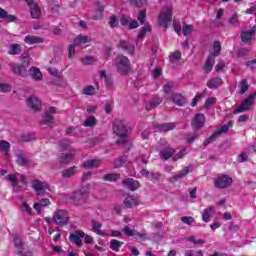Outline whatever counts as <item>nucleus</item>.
<instances>
[{
	"instance_id": "1",
	"label": "nucleus",
	"mask_w": 256,
	"mask_h": 256,
	"mask_svg": "<svg viewBox=\"0 0 256 256\" xmlns=\"http://www.w3.org/2000/svg\"><path fill=\"white\" fill-rule=\"evenodd\" d=\"M127 131H129V125L124 120H115L113 123V133L119 137L117 143H122L127 148V151L131 149V142L127 137Z\"/></svg>"
},
{
	"instance_id": "2",
	"label": "nucleus",
	"mask_w": 256,
	"mask_h": 256,
	"mask_svg": "<svg viewBox=\"0 0 256 256\" xmlns=\"http://www.w3.org/2000/svg\"><path fill=\"white\" fill-rule=\"evenodd\" d=\"M127 235V237H135V239H139L140 241H147L148 237L146 233H139L131 230L129 226H125L122 231L119 230H111L110 233H107L105 237H121V235Z\"/></svg>"
},
{
	"instance_id": "3",
	"label": "nucleus",
	"mask_w": 256,
	"mask_h": 256,
	"mask_svg": "<svg viewBox=\"0 0 256 256\" xmlns=\"http://www.w3.org/2000/svg\"><path fill=\"white\" fill-rule=\"evenodd\" d=\"M115 67L120 75H127L131 71V62L125 56H118L115 60Z\"/></svg>"
},
{
	"instance_id": "4",
	"label": "nucleus",
	"mask_w": 256,
	"mask_h": 256,
	"mask_svg": "<svg viewBox=\"0 0 256 256\" xmlns=\"http://www.w3.org/2000/svg\"><path fill=\"white\" fill-rule=\"evenodd\" d=\"M173 9L171 6H167L162 9L158 16V23L160 27H168L171 24Z\"/></svg>"
},
{
	"instance_id": "5",
	"label": "nucleus",
	"mask_w": 256,
	"mask_h": 256,
	"mask_svg": "<svg viewBox=\"0 0 256 256\" xmlns=\"http://www.w3.org/2000/svg\"><path fill=\"white\" fill-rule=\"evenodd\" d=\"M14 241V247H16L18 251L19 256H33V252L27 246H25V243H23V240H21V237L18 235L13 236Z\"/></svg>"
},
{
	"instance_id": "6",
	"label": "nucleus",
	"mask_w": 256,
	"mask_h": 256,
	"mask_svg": "<svg viewBox=\"0 0 256 256\" xmlns=\"http://www.w3.org/2000/svg\"><path fill=\"white\" fill-rule=\"evenodd\" d=\"M32 188L38 195H49V193H51V187L49 184L41 180H34L32 182Z\"/></svg>"
},
{
	"instance_id": "7",
	"label": "nucleus",
	"mask_w": 256,
	"mask_h": 256,
	"mask_svg": "<svg viewBox=\"0 0 256 256\" xmlns=\"http://www.w3.org/2000/svg\"><path fill=\"white\" fill-rule=\"evenodd\" d=\"M61 149L62 151H69V153H63L60 156V163H69V161L75 157V150L71 149V146L67 141L61 143Z\"/></svg>"
},
{
	"instance_id": "8",
	"label": "nucleus",
	"mask_w": 256,
	"mask_h": 256,
	"mask_svg": "<svg viewBox=\"0 0 256 256\" xmlns=\"http://www.w3.org/2000/svg\"><path fill=\"white\" fill-rule=\"evenodd\" d=\"M256 93L250 94L242 103L240 106H238L234 113L237 115L238 113H243L245 111H249L251 109V105L255 103Z\"/></svg>"
},
{
	"instance_id": "9",
	"label": "nucleus",
	"mask_w": 256,
	"mask_h": 256,
	"mask_svg": "<svg viewBox=\"0 0 256 256\" xmlns=\"http://www.w3.org/2000/svg\"><path fill=\"white\" fill-rule=\"evenodd\" d=\"M89 191V184L83 185L79 191L73 194V201H75V203H81V201H85V199H87V195H89Z\"/></svg>"
},
{
	"instance_id": "10",
	"label": "nucleus",
	"mask_w": 256,
	"mask_h": 256,
	"mask_svg": "<svg viewBox=\"0 0 256 256\" xmlns=\"http://www.w3.org/2000/svg\"><path fill=\"white\" fill-rule=\"evenodd\" d=\"M53 221L56 225H67L69 222V214L65 210H58L53 215Z\"/></svg>"
},
{
	"instance_id": "11",
	"label": "nucleus",
	"mask_w": 256,
	"mask_h": 256,
	"mask_svg": "<svg viewBox=\"0 0 256 256\" xmlns=\"http://www.w3.org/2000/svg\"><path fill=\"white\" fill-rule=\"evenodd\" d=\"M214 183L215 187H217L218 189H225L229 187L231 183H233V179H231V177H229L228 175L222 174L217 177Z\"/></svg>"
},
{
	"instance_id": "12",
	"label": "nucleus",
	"mask_w": 256,
	"mask_h": 256,
	"mask_svg": "<svg viewBox=\"0 0 256 256\" xmlns=\"http://www.w3.org/2000/svg\"><path fill=\"white\" fill-rule=\"evenodd\" d=\"M233 127V123L230 121L228 125H224L220 127L217 131H215L205 142L204 145H209V143H213L215 141L217 135H221L222 133H227L229 131V128Z\"/></svg>"
},
{
	"instance_id": "13",
	"label": "nucleus",
	"mask_w": 256,
	"mask_h": 256,
	"mask_svg": "<svg viewBox=\"0 0 256 256\" xmlns=\"http://www.w3.org/2000/svg\"><path fill=\"white\" fill-rule=\"evenodd\" d=\"M85 237V232L77 230L75 233L70 234L69 239L71 243H74L77 247H83V238Z\"/></svg>"
},
{
	"instance_id": "14",
	"label": "nucleus",
	"mask_w": 256,
	"mask_h": 256,
	"mask_svg": "<svg viewBox=\"0 0 256 256\" xmlns=\"http://www.w3.org/2000/svg\"><path fill=\"white\" fill-rule=\"evenodd\" d=\"M53 115H55V107H49L42 117V123L48 126L53 125V123H55V118H53Z\"/></svg>"
},
{
	"instance_id": "15",
	"label": "nucleus",
	"mask_w": 256,
	"mask_h": 256,
	"mask_svg": "<svg viewBox=\"0 0 256 256\" xmlns=\"http://www.w3.org/2000/svg\"><path fill=\"white\" fill-rule=\"evenodd\" d=\"M28 7H30V13L32 19H39L41 17V10L39 9V6L37 5V2L35 0H25Z\"/></svg>"
},
{
	"instance_id": "16",
	"label": "nucleus",
	"mask_w": 256,
	"mask_h": 256,
	"mask_svg": "<svg viewBox=\"0 0 256 256\" xmlns=\"http://www.w3.org/2000/svg\"><path fill=\"white\" fill-rule=\"evenodd\" d=\"M121 25L128 27V29H137L139 27V22L132 20L131 17L123 15L120 19Z\"/></svg>"
},
{
	"instance_id": "17",
	"label": "nucleus",
	"mask_w": 256,
	"mask_h": 256,
	"mask_svg": "<svg viewBox=\"0 0 256 256\" xmlns=\"http://www.w3.org/2000/svg\"><path fill=\"white\" fill-rule=\"evenodd\" d=\"M256 27L253 26L250 30L243 31L241 33V40L243 43H249L250 41H253V38L255 37Z\"/></svg>"
},
{
	"instance_id": "18",
	"label": "nucleus",
	"mask_w": 256,
	"mask_h": 256,
	"mask_svg": "<svg viewBox=\"0 0 256 256\" xmlns=\"http://www.w3.org/2000/svg\"><path fill=\"white\" fill-rule=\"evenodd\" d=\"M205 125V115L199 113L196 114L192 120V126L194 129H201Z\"/></svg>"
},
{
	"instance_id": "19",
	"label": "nucleus",
	"mask_w": 256,
	"mask_h": 256,
	"mask_svg": "<svg viewBox=\"0 0 256 256\" xmlns=\"http://www.w3.org/2000/svg\"><path fill=\"white\" fill-rule=\"evenodd\" d=\"M27 104L34 111H39V109H41V100H39L35 95H32L27 99Z\"/></svg>"
},
{
	"instance_id": "20",
	"label": "nucleus",
	"mask_w": 256,
	"mask_h": 256,
	"mask_svg": "<svg viewBox=\"0 0 256 256\" xmlns=\"http://www.w3.org/2000/svg\"><path fill=\"white\" fill-rule=\"evenodd\" d=\"M122 184L124 185V187H127V189H129L130 191H135L139 189V182H137L133 178H127L123 180Z\"/></svg>"
},
{
	"instance_id": "21",
	"label": "nucleus",
	"mask_w": 256,
	"mask_h": 256,
	"mask_svg": "<svg viewBox=\"0 0 256 256\" xmlns=\"http://www.w3.org/2000/svg\"><path fill=\"white\" fill-rule=\"evenodd\" d=\"M213 213H215V206H209L204 209L202 211V221H204V223H209V219L213 217Z\"/></svg>"
},
{
	"instance_id": "22",
	"label": "nucleus",
	"mask_w": 256,
	"mask_h": 256,
	"mask_svg": "<svg viewBox=\"0 0 256 256\" xmlns=\"http://www.w3.org/2000/svg\"><path fill=\"white\" fill-rule=\"evenodd\" d=\"M175 154V149L173 148H163L162 150H160V158L163 161H167V159H171V157H173V155Z\"/></svg>"
},
{
	"instance_id": "23",
	"label": "nucleus",
	"mask_w": 256,
	"mask_h": 256,
	"mask_svg": "<svg viewBox=\"0 0 256 256\" xmlns=\"http://www.w3.org/2000/svg\"><path fill=\"white\" fill-rule=\"evenodd\" d=\"M24 43H26V45H39V43H43V38L39 36L28 35L25 37Z\"/></svg>"
},
{
	"instance_id": "24",
	"label": "nucleus",
	"mask_w": 256,
	"mask_h": 256,
	"mask_svg": "<svg viewBox=\"0 0 256 256\" xmlns=\"http://www.w3.org/2000/svg\"><path fill=\"white\" fill-rule=\"evenodd\" d=\"M148 33H151V25L145 24L144 27H142L140 29V32H139L138 37L136 39V43H140V41H143V39H145V37Z\"/></svg>"
},
{
	"instance_id": "25",
	"label": "nucleus",
	"mask_w": 256,
	"mask_h": 256,
	"mask_svg": "<svg viewBox=\"0 0 256 256\" xmlns=\"http://www.w3.org/2000/svg\"><path fill=\"white\" fill-rule=\"evenodd\" d=\"M153 127L155 131H173L175 123L154 124Z\"/></svg>"
},
{
	"instance_id": "26",
	"label": "nucleus",
	"mask_w": 256,
	"mask_h": 256,
	"mask_svg": "<svg viewBox=\"0 0 256 256\" xmlns=\"http://www.w3.org/2000/svg\"><path fill=\"white\" fill-rule=\"evenodd\" d=\"M191 173V167L186 166L184 167L178 174L174 175L171 178L172 183H175V181H179V179H183L186 175H189Z\"/></svg>"
},
{
	"instance_id": "27",
	"label": "nucleus",
	"mask_w": 256,
	"mask_h": 256,
	"mask_svg": "<svg viewBox=\"0 0 256 256\" xmlns=\"http://www.w3.org/2000/svg\"><path fill=\"white\" fill-rule=\"evenodd\" d=\"M101 165V160L99 159H88L83 162L84 169H95Z\"/></svg>"
},
{
	"instance_id": "28",
	"label": "nucleus",
	"mask_w": 256,
	"mask_h": 256,
	"mask_svg": "<svg viewBox=\"0 0 256 256\" xmlns=\"http://www.w3.org/2000/svg\"><path fill=\"white\" fill-rule=\"evenodd\" d=\"M10 67L13 72L16 73V75H25V73L27 72V68L25 67V65L11 63Z\"/></svg>"
},
{
	"instance_id": "29",
	"label": "nucleus",
	"mask_w": 256,
	"mask_h": 256,
	"mask_svg": "<svg viewBox=\"0 0 256 256\" xmlns=\"http://www.w3.org/2000/svg\"><path fill=\"white\" fill-rule=\"evenodd\" d=\"M101 222H97L96 220H92V231L96 233V235H101L102 237H105L107 233L103 230H101Z\"/></svg>"
},
{
	"instance_id": "30",
	"label": "nucleus",
	"mask_w": 256,
	"mask_h": 256,
	"mask_svg": "<svg viewBox=\"0 0 256 256\" xmlns=\"http://www.w3.org/2000/svg\"><path fill=\"white\" fill-rule=\"evenodd\" d=\"M220 53H221V42L216 41L214 42L213 47L210 50L209 57H213L215 59V57H219Z\"/></svg>"
},
{
	"instance_id": "31",
	"label": "nucleus",
	"mask_w": 256,
	"mask_h": 256,
	"mask_svg": "<svg viewBox=\"0 0 256 256\" xmlns=\"http://www.w3.org/2000/svg\"><path fill=\"white\" fill-rule=\"evenodd\" d=\"M170 63L172 67H175L176 65H179V62L181 61V52L176 51L169 55Z\"/></svg>"
},
{
	"instance_id": "32",
	"label": "nucleus",
	"mask_w": 256,
	"mask_h": 256,
	"mask_svg": "<svg viewBox=\"0 0 256 256\" xmlns=\"http://www.w3.org/2000/svg\"><path fill=\"white\" fill-rule=\"evenodd\" d=\"M138 203H139V199L137 197H133V196H128L124 200V205L128 209H131V207H135V205H138Z\"/></svg>"
},
{
	"instance_id": "33",
	"label": "nucleus",
	"mask_w": 256,
	"mask_h": 256,
	"mask_svg": "<svg viewBox=\"0 0 256 256\" xmlns=\"http://www.w3.org/2000/svg\"><path fill=\"white\" fill-rule=\"evenodd\" d=\"M49 205H51V201L47 198H43V199L40 200V203H35L34 204V209L38 213H41V209H43V207H47Z\"/></svg>"
},
{
	"instance_id": "34",
	"label": "nucleus",
	"mask_w": 256,
	"mask_h": 256,
	"mask_svg": "<svg viewBox=\"0 0 256 256\" xmlns=\"http://www.w3.org/2000/svg\"><path fill=\"white\" fill-rule=\"evenodd\" d=\"M213 65H215V58L213 56H208L204 64V71L206 73H211V71H213Z\"/></svg>"
},
{
	"instance_id": "35",
	"label": "nucleus",
	"mask_w": 256,
	"mask_h": 256,
	"mask_svg": "<svg viewBox=\"0 0 256 256\" xmlns=\"http://www.w3.org/2000/svg\"><path fill=\"white\" fill-rule=\"evenodd\" d=\"M30 76L35 81H41V79H43V74L41 73V70H39V68L36 67L30 68Z\"/></svg>"
},
{
	"instance_id": "36",
	"label": "nucleus",
	"mask_w": 256,
	"mask_h": 256,
	"mask_svg": "<svg viewBox=\"0 0 256 256\" xmlns=\"http://www.w3.org/2000/svg\"><path fill=\"white\" fill-rule=\"evenodd\" d=\"M172 101L176 105H179L180 107H183V105H185V103H187V99L184 96H182L181 94H173Z\"/></svg>"
},
{
	"instance_id": "37",
	"label": "nucleus",
	"mask_w": 256,
	"mask_h": 256,
	"mask_svg": "<svg viewBox=\"0 0 256 256\" xmlns=\"http://www.w3.org/2000/svg\"><path fill=\"white\" fill-rule=\"evenodd\" d=\"M222 84L223 80H221V78H212L208 81L207 87L209 89H217V87H220Z\"/></svg>"
},
{
	"instance_id": "38",
	"label": "nucleus",
	"mask_w": 256,
	"mask_h": 256,
	"mask_svg": "<svg viewBox=\"0 0 256 256\" xmlns=\"http://www.w3.org/2000/svg\"><path fill=\"white\" fill-rule=\"evenodd\" d=\"M91 39L86 35H79L74 39V45H85V43H89Z\"/></svg>"
},
{
	"instance_id": "39",
	"label": "nucleus",
	"mask_w": 256,
	"mask_h": 256,
	"mask_svg": "<svg viewBox=\"0 0 256 256\" xmlns=\"http://www.w3.org/2000/svg\"><path fill=\"white\" fill-rule=\"evenodd\" d=\"M120 47L123 49V51H126V53L132 54L135 51V46L132 44H128L125 41H120Z\"/></svg>"
},
{
	"instance_id": "40",
	"label": "nucleus",
	"mask_w": 256,
	"mask_h": 256,
	"mask_svg": "<svg viewBox=\"0 0 256 256\" xmlns=\"http://www.w3.org/2000/svg\"><path fill=\"white\" fill-rule=\"evenodd\" d=\"M140 173L144 177H147V179H149L150 181H157V179H159V174H157V173H149V171H147L145 169L141 170Z\"/></svg>"
},
{
	"instance_id": "41",
	"label": "nucleus",
	"mask_w": 256,
	"mask_h": 256,
	"mask_svg": "<svg viewBox=\"0 0 256 256\" xmlns=\"http://www.w3.org/2000/svg\"><path fill=\"white\" fill-rule=\"evenodd\" d=\"M6 179L7 181H9V183H11L12 187L16 189V191H19V188L17 187L19 180L17 179V176L15 174L8 175Z\"/></svg>"
},
{
	"instance_id": "42",
	"label": "nucleus",
	"mask_w": 256,
	"mask_h": 256,
	"mask_svg": "<svg viewBox=\"0 0 256 256\" xmlns=\"http://www.w3.org/2000/svg\"><path fill=\"white\" fill-rule=\"evenodd\" d=\"M163 102V99L161 98H156L154 100H151L147 105H146V109L149 111L151 109H155V107H157V105H160Z\"/></svg>"
},
{
	"instance_id": "43",
	"label": "nucleus",
	"mask_w": 256,
	"mask_h": 256,
	"mask_svg": "<svg viewBox=\"0 0 256 256\" xmlns=\"http://www.w3.org/2000/svg\"><path fill=\"white\" fill-rule=\"evenodd\" d=\"M0 19H6V21L13 22L15 21V16L7 14L3 8H0Z\"/></svg>"
},
{
	"instance_id": "44",
	"label": "nucleus",
	"mask_w": 256,
	"mask_h": 256,
	"mask_svg": "<svg viewBox=\"0 0 256 256\" xmlns=\"http://www.w3.org/2000/svg\"><path fill=\"white\" fill-rule=\"evenodd\" d=\"M99 77H100V79H104V81L108 87H111L113 85V80L111 78L107 77V73L104 70H101L99 72Z\"/></svg>"
},
{
	"instance_id": "45",
	"label": "nucleus",
	"mask_w": 256,
	"mask_h": 256,
	"mask_svg": "<svg viewBox=\"0 0 256 256\" xmlns=\"http://www.w3.org/2000/svg\"><path fill=\"white\" fill-rule=\"evenodd\" d=\"M121 245H123V242L119 240L113 239L110 241V249H112V251H119L121 249Z\"/></svg>"
},
{
	"instance_id": "46",
	"label": "nucleus",
	"mask_w": 256,
	"mask_h": 256,
	"mask_svg": "<svg viewBox=\"0 0 256 256\" xmlns=\"http://www.w3.org/2000/svg\"><path fill=\"white\" fill-rule=\"evenodd\" d=\"M149 155H150V152H149V151H146V152H144V153H141L140 158H137V159L135 160V163L141 162V163H143L144 165H147V161H148V159H149Z\"/></svg>"
},
{
	"instance_id": "47",
	"label": "nucleus",
	"mask_w": 256,
	"mask_h": 256,
	"mask_svg": "<svg viewBox=\"0 0 256 256\" xmlns=\"http://www.w3.org/2000/svg\"><path fill=\"white\" fill-rule=\"evenodd\" d=\"M97 119L94 116L87 117L84 121V127H95Z\"/></svg>"
},
{
	"instance_id": "48",
	"label": "nucleus",
	"mask_w": 256,
	"mask_h": 256,
	"mask_svg": "<svg viewBox=\"0 0 256 256\" xmlns=\"http://www.w3.org/2000/svg\"><path fill=\"white\" fill-rule=\"evenodd\" d=\"M9 53L10 55H19V53H21V45L19 44L10 45Z\"/></svg>"
},
{
	"instance_id": "49",
	"label": "nucleus",
	"mask_w": 256,
	"mask_h": 256,
	"mask_svg": "<svg viewBox=\"0 0 256 256\" xmlns=\"http://www.w3.org/2000/svg\"><path fill=\"white\" fill-rule=\"evenodd\" d=\"M83 93L84 95H95V93H97V89L92 85H88L83 88Z\"/></svg>"
},
{
	"instance_id": "50",
	"label": "nucleus",
	"mask_w": 256,
	"mask_h": 256,
	"mask_svg": "<svg viewBox=\"0 0 256 256\" xmlns=\"http://www.w3.org/2000/svg\"><path fill=\"white\" fill-rule=\"evenodd\" d=\"M10 148H11V144H9V142L5 140L0 141V151L2 153H9Z\"/></svg>"
},
{
	"instance_id": "51",
	"label": "nucleus",
	"mask_w": 256,
	"mask_h": 256,
	"mask_svg": "<svg viewBox=\"0 0 256 256\" xmlns=\"http://www.w3.org/2000/svg\"><path fill=\"white\" fill-rule=\"evenodd\" d=\"M249 89V83L247 82V79H244L240 82V93L241 95L247 93Z\"/></svg>"
},
{
	"instance_id": "52",
	"label": "nucleus",
	"mask_w": 256,
	"mask_h": 256,
	"mask_svg": "<svg viewBox=\"0 0 256 256\" xmlns=\"http://www.w3.org/2000/svg\"><path fill=\"white\" fill-rule=\"evenodd\" d=\"M75 169H77V167H71V168H68L64 171H62V176L63 177H73V175H75Z\"/></svg>"
},
{
	"instance_id": "53",
	"label": "nucleus",
	"mask_w": 256,
	"mask_h": 256,
	"mask_svg": "<svg viewBox=\"0 0 256 256\" xmlns=\"http://www.w3.org/2000/svg\"><path fill=\"white\" fill-rule=\"evenodd\" d=\"M185 256H203V251L201 250H186L184 252Z\"/></svg>"
},
{
	"instance_id": "54",
	"label": "nucleus",
	"mask_w": 256,
	"mask_h": 256,
	"mask_svg": "<svg viewBox=\"0 0 256 256\" xmlns=\"http://www.w3.org/2000/svg\"><path fill=\"white\" fill-rule=\"evenodd\" d=\"M186 240L190 241V243H193L194 245H204L205 243V240L195 239V236H190Z\"/></svg>"
},
{
	"instance_id": "55",
	"label": "nucleus",
	"mask_w": 256,
	"mask_h": 256,
	"mask_svg": "<svg viewBox=\"0 0 256 256\" xmlns=\"http://www.w3.org/2000/svg\"><path fill=\"white\" fill-rule=\"evenodd\" d=\"M119 174H106L103 179L105 181H117L119 179Z\"/></svg>"
},
{
	"instance_id": "56",
	"label": "nucleus",
	"mask_w": 256,
	"mask_h": 256,
	"mask_svg": "<svg viewBox=\"0 0 256 256\" xmlns=\"http://www.w3.org/2000/svg\"><path fill=\"white\" fill-rule=\"evenodd\" d=\"M181 221L185 225H193V223H195V219L191 216H184L181 218Z\"/></svg>"
},
{
	"instance_id": "57",
	"label": "nucleus",
	"mask_w": 256,
	"mask_h": 256,
	"mask_svg": "<svg viewBox=\"0 0 256 256\" xmlns=\"http://www.w3.org/2000/svg\"><path fill=\"white\" fill-rule=\"evenodd\" d=\"M82 63L84 65H93V63H95V58L93 56H86L85 58H82Z\"/></svg>"
},
{
	"instance_id": "58",
	"label": "nucleus",
	"mask_w": 256,
	"mask_h": 256,
	"mask_svg": "<svg viewBox=\"0 0 256 256\" xmlns=\"http://www.w3.org/2000/svg\"><path fill=\"white\" fill-rule=\"evenodd\" d=\"M127 161V156H122L114 161V167H121Z\"/></svg>"
},
{
	"instance_id": "59",
	"label": "nucleus",
	"mask_w": 256,
	"mask_h": 256,
	"mask_svg": "<svg viewBox=\"0 0 256 256\" xmlns=\"http://www.w3.org/2000/svg\"><path fill=\"white\" fill-rule=\"evenodd\" d=\"M131 5L134 7H143V5H147V0H131Z\"/></svg>"
},
{
	"instance_id": "60",
	"label": "nucleus",
	"mask_w": 256,
	"mask_h": 256,
	"mask_svg": "<svg viewBox=\"0 0 256 256\" xmlns=\"http://www.w3.org/2000/svg\"><path fill=\"white\" fill-rule=\"evenodd\" d=\"M11 91V86L6 83H0V93H9Z\"/></svg>"
},
{
	"instance_id": "61",
	"label": "nucleus",
	"mask_w": 256,
	"mask_h": 256,
	"mask_svg": "<svg viewBox=\"0 0 256 256\" xmlns=\"http://www.w3.org/2000/svg\"><path fill=\"white\" fill-rule=\"evenodd\" d=\"M22 211L27 215H31V213H33V209L31 208V206H29V204L25 202L22 203Z\"/></svg>"
},
{
	"instance_id": "62",
	"label": "nucleus",
	"mask_w": 256,
	"mask_h": 256,
	"mask_svg": "<svg viewBox=\"0 0 256 256\" xmlns=\"http://www.w3.org/2000/svg\"><path fill=\"white\" fill-rule=\"evenodd\" d=\"M173 27L177 35H181V22L174 20L173 21Z\"/></svg>"
},
{
	"instance_id": "63",
	"label": "nucleus",
	"mask_w": 256,
	"mask_h": 256,
	"mask_svg": "<svg viewBox=\"0 0 256 256\" xmlns=\"http://www.w3.org/2000/svg\"><path fill=\"white\" fill-rule=\"evenodd\" d=\"M145 17H147V11L146 10L140 11V13L138 15V21L141 23V25H143V23H145Z\"/></svg>"
},
{
	"instance_id": "64",
	"label": "nucleus",
	"mask_w": 256,
	"mask_h": 256,
	"mask_svg": "<svg viewBox=\"0 0 256 256\" xmlns=\"http://www.w3.org/2000/svg\"><path fill=\"white\" fill-rule=\"evenodd\" d=\"M17 161L19 165H27V159H25V156H23V154L17 155Z\"/></svg>"
}]
</instances>
